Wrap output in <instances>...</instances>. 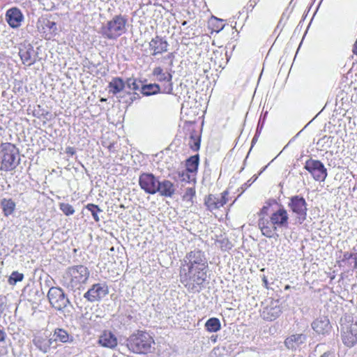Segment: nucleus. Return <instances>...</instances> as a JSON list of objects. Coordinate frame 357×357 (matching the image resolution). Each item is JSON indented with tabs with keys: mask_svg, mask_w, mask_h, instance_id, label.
I'll return each mask as SVG.
<instances>
[{
	"mask_svg": "<svg viewBox=\"0 0 357 357\" xmlns=\"http://www.w3.org/2000/svg\"><path fill=\"white\" fill-rule=\"evenodd\" d=\"M207 268V259L203 252H190L186 255L180 271L181 282L189 289L195 290L197 285L202 284L206 280Z\"/></svg>",
	"mask_w": 357,
	"mask_h": 357,
	"instance_id": "1",
	"label": "nucleus"
},
{
	"mask_svg": "<svg viewBox=\"0 0 357 357\" xmlns=\"http://www.w3.org/2000/svg\"><path fill=\"white\" fill-rule=\"evenodd\" d=\"M90 271L83 265L68 268L63 276L62 283L68 289L75 291L80 290L89 280Z\"/></svg>",
	"mask_w": 357,
	"mask_h": 357,
	"instance_id": "2",
	"label": "nucleus"
},
{
	"mask_svg": "<svg viewBox=\"0 0 357 357\" xmlns=\"http://www.w3.org/2000/svg\"><path fill=\"white\" fill-rule=\"evenodd\" d=\"M154 341L147 333L138 331L128 339L127 347L129 350L137 354H146L151 351Z\"/></svg>",
	"mask_w": 357,
	"mask_h": 357,
	"instance_id": "3",
	"label": "nucleus"
},
{
	"mask_svg": "<svg viewBox=\"0 0 357 357\" xmlns=\"http://www.w3.org/2000/svg\"><path fill=\"white\" fill-rule=\"evenodd\" d=\"M18 150L15 145L6 143L2 145L0 151V170L12 171L19 165Z\"/></svg>",
	"mask_w": 357,
	"mask_h": 357,
	"instance_id": "4",
	"label": "nucleus"
},
{
	"mask_svg": "<svg viewBox=\"0 0 357 357\" xmlns=\"http://www.w3.org/2000/svg\"><path fill=\"white\" fill-rule=\"evenodd\" d=\"M127 20L121 15H116L101 28V34L107 39H116L126 31Z\"/></svg>",
	"mask_w": 357,
	"mask_h": 357,
	"instance_id": "5",
	"label": "nucleus"
},
{
	"mask_svg": "<svg viewBox=\"0 0 357 357\" xmlns=\"http://www.w3.org/2000/svg\"><path fill=\"white\" fill-rule=\"evenodd\" d=\"M288 206L292 212L294 225H301L307 218V203L305 199L300 196H294L290 199Z\"/></svg>",
	"mask_w": 357,
	"mask_h": 357,
	"instance_id": "6",
	"label": "nucleus"
},
{
	"mask_svg": "<svg viewBox=\"0 0 357 357\" xmlns=\"http://www.w3.org/2000/svg\"><path fill=\"white\" fill-rule=\"evenodd\" d=\"M47 297L51 305L57 310H62L70 303L63 291L59 287H51Z\"/></svg>",
	"mask_w": 357,
	"mask_h": 357,
	"instance_id": "7",
	"label": "nucleus"
},
{
	"mask_svg": "<svg viewBox=\"0 0 357 357\" xmlns=\"http://www.w3.org/2000/svg\"><path fill=\"white\" fill-rule=\"evenodd\" d=\"M305 169L311 174L316 181H324L327 177V170L319 160L312 159L307 160Z\"/></svg>",
	"mask_w": 357,
	"mask_h": 357,
	"instance_id": "8",
	"label": "nucleus"
},
{
	"mask_svg": "<svg viewBox=\"0 0 357 357\" xmlns=\"http://www.w3.org/2000/svg\"><path fill=\"white\" fill-rule=\"evenodd\" d=\"M160 180L151 173H143L139 176V184L146 193L154 195Z\"/></svg>",
	"mask_w": 357,
	"mask_h": 357,
	"instance_id": "9",
	"label": "nucleus"
},
{
	"mask_svg": "<svg viewBox=\"0 0 357 357\" xmlns=\"http://www.w3.org/2000/svg\"><path fill=\"white\" fill-rule=\"evenodd\" d=\"M228 192L225 190L219 195L210 194L206 196L204 199V204L207 209L213 211L222 207L228 202Z\"/></svg>",
	"mask_w": 357,
	"mask_h": 357,
	"instance_id": "10",
	"label": "nucleus"
},
{
	"mask_svg": "<svg viewBox=\"0 0 357 357\" xmlns=\"http://www.w3.org/2000/svg\"><path fill=\"white\" fill-rule=\"evenodd\" d=\"M109 293L108 287L105 283H97L84 294V297L90 302H95L101 300Z\"/></svg>",
	"mask_w": 357,
	"mask_h": 357,
	"instance_id": "11",
	"label": "nucleus"
},
{
	"mask_svg": "<svg viewBox=\"0 0 357 357\" xmlns=\"http://www.w3.org/2000/svg\"><path fill=\"white\" fill-rule=\"evenodd\" d=\"M282 312V307L277 300H271L269 303L263 307L261 311V317L266 321L276 319Z\"/></svg>",
	"mask_w": 357,
	"mask_h": 357,
	"instance_id": "12",
	"label": "nucleus"
},
{
	"mask_svg": "<svg viewBox=\"0 0 357 357\" xmlns=\"http://www.w3.org/2000/svg\"><path fill=\"white\" fill-rule=\"evenodd\" d=\"M5 20L11 28L17 29L22 25L24 17L18 8L13 7L6 11Z\"/></svg>",
	"mask_w": 357,
	"mask_h": 357,
	"instance_id": "13",
	"label": "nucleus"
},
{
	"mask_svg": "<svg viewBox=\"0 0 357 357\" xmlns=\"http://www.w3.org/2000/svg\"><path fill=\"white\" fill-rule=\"evenodd\" d=\"M342 338L346 346H354L357 343V323H351L346 328H343Z\"/></svg>",
	"mask_w": 357,
	"mask_h": 357,
	"instance_id": "14",
	"label": "nucleus"
},
{
	"mask_svg": "<svg viewBox=\"0 0 357 357\" xmlns=\"http://www.w3.org/2000/svg\"><path fill=\"white\" fill-rule=\"evenodd\" d=\"M273 225L277 227L287 228L289 225V214L286 209L280 208L275 212L273 213L270 217Z\"/></svg>",
	"mask_w": 357,
	"mask_h": 357,
	"instance_id": "15",
	"label": "nucleus"
},
{
	"mask_svg": "<svg viewBox=\"0 0 357 357\" xmlns=\"http://www.w3.org/2000/svg\"><path fill=\"white\" fill-rule=\"evenodd\" d=\"M153 75L157 77V79L160 82H167L168 84L162 89V93H172L173 91V84L172 82V75L169 73L163 72L160 67H156L153 69Z\"/></svg>",
	"mask_w": 357,
	"mask_h": 357,
	"instance_id": "16",
	"label": "nucleus"
},
{
	"mask_svg": "<svg viewBox=\"0 0 357 357\" xmlns=\"http://www.w3.org/2000/svg\"><path fill=\"white\" fill-rule=\"evenodd\" d=\"M258 225L262 234L267 238H273L276 234L278 227L273 225L271 219L262 217L259 220Z\"/></svg>",
	"mask_w": 357,
	"mask_h": 357,
	"instance_id": "17",
	"label": "nucleus"
},
{
	"mask_svg": "<svg viewBox=\"0 0 357 357\" xmlns=\"http://www.w3.org/2000/svg\"><path fill=\"white\" fill-rule=\"evenodd\" d=\"M176 191L174 184L169 180L163 179L160 181L156 190V193H159L160 196L166 197H172Z\"/></svg>",
	"mask_w": 357,
	"mask_h": 357,
	"instance_id": "18",
	"label": "nucleus"
},
{
	"mask_svg": "<svg viewBox=\"0 0 357 357\" xmlns=\"http://www.w3.org/2000/svg\"><path fill=\"white\" fill-rule=\"evenodd\" d=\"M19 54L22 63L26 66L32 65L36 61V52L30 45L20 48Z\"/></svg>",
	"mask_w": 357,
	"mask_h": 357,
	"instance_id": "19",
	"label": "nucleus"
},
{
	"mask_svg": "<svg viewBox=\"0 0 357 357\" xmlns=\"http://www.w3.org/2000/svg\"><path fill=\"white\" fill-rule=\"evenodd\" d=\"M312 327L317 333L322 335L328 333L331 328L329 319L326 317H321L314 320Z\"/></svg>",
	"mask_w": 357,
	"mask_h": 357,
	"instance_id": "20",
	"label": "nucleus"
},
{
	"mask_svg": "<svg viewBox=\"0 0 357 357\" xmlns=\"http://www.w3.org/2000/svg\"><path fill=\"white\" fill-rule=\"evenodd\" d=\"M98 343L104 347L113 349L117 345V339L112 333L104 331L99 337Z\"/></svg>",
	"mask_w": 357,
	"mask_h": 357,
	"instance_id": "21",
	"label": "nucleus"
},
{
	"mask_svg": "<svg viewBox=\"0 0 357 357\" xmlns=\"http://www.w3.org/2000/svg\"><path fill=\"white\" fill-rule=\"evenodd\" d=\"M167 43L158 36L153 38L149 43V47L153 51V55H157L166 52L167 50Z\"/></svg>",
	"mask_w": 357,
	"mask_h": 357,
	"instance_id": "22",
	"label": "nucleus"
},
{
	"mask_svg": "<svg viewBox=\"0 0 357 357\" xmlns=\"http://www.w3.org/2000/svg\"><path fill=\"white\" fill-rule=\"evenodd\" d=\"M306 340V337L303 334H296L288 337L284 344L289 349H296L301 344H303Z\"/></svg>",
	"mask_w": 357,
	"mask_h": 357,
	"instance_id": "23",
	"label": "nucleus"
},
{
	"mask_svg": "<svg viewBox=\"0 0 357 357\" xmlns=\"http://www.w3.org/2000/svg\"><path fill=\"white\" fill-rule=\"evenodd\" d=\"M51 339L53 340V342L56 341H60L63 343H66L73 340V337L70 336L68 333L62 328L55 329Z\"/></svg>",
	"mask_w": 357,
	"mask_h": 357,
	"instance_id": "24",
	"label": "nucleus"
},
{
	"mask_svg": "<svg viewBox=\"0 0 357 357\" xmlns=\"http://www.w3.org/2000/svg\"><path fill=\"white\" fill-rule=\"evenodd\" d=\"M34 345L42 352L47 353L53 343V340L50 338L48 340L43 337H37L33 340Z\"/></svg>",
	"mask_w": 357,
	"mask_h": 357,
	"instance_id": "25",
	"label": "nucleus"
},
{
	"mask_svg": "<svg viewBox=\"0 0 357 357\" xmlns=\"http://www.w3.org/2000/svg\"><path fill=\"white\" fill-rule=\"evenodd\" d=\"M109 87L113 94H116L123 91L124 87H126V84L121 78L115 77L109 82Z\"/></svg>",
	"mask_w": 357,
	"mask_h": 357,
	"instance_id": "26",
	"label": "nucleus"
},
{
	"mask_svg": "<svg viewBox=\"0 0 357 357\" xmlns=\"http://www.w3.org/2000/svg\"><path fill=\"white\" fill-rule=\"evenodd\" d=\"M141 92L146 96L155 95L160 92V87L158 84H149L142 85Z\"/></svg>",
	"mask_w": 357,
	"mask_h": 357,
	"instance_id": "27",
	"label": "nucleus"
},
{
	"mask_svg": "<svg viewBox=\"0 0 357 357\" xmlns=\"http://www.w3.org/2000/svg\"><path fill=\"white\" fill-rule=\"evenodd\" d=\"M206 330L211 333H215L220 330L221 324L218 318H210L205 324Z\"/></svg>",
	"mask_w": 357,
	"mask_h": 357,
	"instance_id": "28",
	"label": "nucleus"
},
{
	"mask_svg": "<svg viewBox=\"0 0 357 357\" xmlns=\"http://www.w3.org/2000/svg\"><path fill=\"white\" fill-rule=\"evenodd\" d=\"M186 171L188 172L194 173L197 170L199 165V156L198 155L191 156L186 160Z\"/></svg>",
	"mask_w": 357,
	"mask_h": 357,
	"instance_id": "29",
	"label": "nucleus"
},
{
	"mask_svg": "<svg viewBox=\"0 0 357 357\" xmlns=\"http://www.w3.org/2000/svg\"><path fill=\"white\" fill-rule=\"evenodd\" d=\"M1 204L6 215L12 214L15 208V204L11 199H2Z\"/></svg>",
	"mask_w": 357,
	"mask_h": 357,
	"instance_id": "30",
	"label": "nucleus"
},
{
	"mask_svg": "<svg viewBox=\"0 0 357 357\" xmlns=\"http://www.w3.org/2000/svg\"><path fill=\"white\" fill-rule=\"evenodd\" d=\"M189 145L195 151H197L200 146V139L199 136L197 135L195 131H193L190 134V141Z\"/></svg>",
	"mask_w": 357,
	"mask_h": 357,
	"instance_id": "31",
	"label": "nucleus"
},
{
	"mask_svg": "<svg viewBox=\"0 0 357 357\" xmlns=\"http://www.w3.org/2000/svg\"><path fill=\"white\" fill-rule=\"evenodd\" d=\"M86 209L89 210L91 215L95 220V221L98 222L100 221V218L98 216V213L102 212V210H101L97 205H95L93 204H89L86 206Z\"/></svg>",
	"mask_w": 357,
	"mask_h": 357,
	"instance_id": "32",
	"label": "nucleus"
},
{
	"mask_svg": "<svg viewBox=\"0 0 357 357\" xmlns=\"http://www.w3.org/2000/svg\"><path fill=\"white\" fill-rule=\"evenodd\" d=\"M139 82L134 77L128 78L125 82L126 86L130 90L137 91L139 89Z\"/></svg>",
	"mask_w": 357,
	"mask_h": 357,
	"instance_id": "33",
	"label": "nucleus"
},
{
	"mask_svg": "<svg viewBox=\"0 0 357 357\" xmlns=\"http://www.w3.org/2000/svg\"><path fill=\"white\" fill-rule=\"evenodd\" d=\"M60 209L66 215H70L75 213L73 207L70 204L67 203L60 204Z\"/></svg>",
	"mask_w": 357,
	"mask_h": 357,
	"instance_id": "34",
	"label": "nucleus"
},
{
	"mask_svg": "<svg viewBox=\"0 0 357 357\" xmlns=\"http://www.w3.org/2000/svg\"><path fill=\"white\" fill-rule=\"evenodd\" d=\"M195 195V190L194 188H188L185 190V192L183 195V199L187 202H192V198Z\"/></svg>",
	"mask_w": 357,
	"mask_h": 357,
	"instance_id": "35",
	"label": "nucleus"
},
{
	"mask_svg": "<svg viewBox=\"0 0 357 357\" xmlns=\"http://www.w3.org/2000/svg\"><path fill=\"white\" fill-rule=\"evenodd\" d=\"M24 278V275L22 273H20L17 271H14L10 277V282L11 283V280L14 281V283H16L17 282L22 281Z\"/></svg>",
	"mask_w": 357,
	"mask_h": 357,
	"instance_id": "36",
	"label": "nucleus"
},
{
	"mask_svg": "<svg viewBox=\"0 0 357 357\" xmlns=\"http://www.w3.org/2000/svg\"><path fill=\"white\" fill-rule=\"evenodd\" d=\"M189 173L190 172H188V171H186V172H183L181 174H180V177L183 180V181H188L189 180L191 179L190 178V175H189Z\"/></svg>",
	"mask_w": 357,
	"mask_h": 357,
	"instance_id": "37",
	"label": "nucleus"
},
{
	"mask_svg": "<svg viewBox=\"0 0 357 357\" xmlns=\"http://www.w3.org/2000/svg\"><path fill=\"white\" fill-rule=\"evenodd\" d=\"M66 153L73 155L75 154V151L73 147H67L66 150Z\"/></svg>",
	"mask_w": 357,
	"mask_h": 357,
	"instance_id": "38",
	"label": "nucleus"
},
{
	"mask_svg": "<svg viewBox=\"0 0 357 357\" xmlns=\"http://www.w3.org/2000/svg\"><path fill=\"white\" fill-rule=\"evenodd\" d=\"M6 333L0 329V342H3L6 338Z\"/></svg>",
	"mask_w": 357,
	"mask_h": 357,
	"instance_id": "39",
	"label": "nucleus"
},
{
	"mask_svg": "<svg viewBox=\"0 0 357 357\" xmlns=\"http://www.w3.org/2000/svg\"><path fill=\"white\" fill-rule=\"evenodd\" d=\"M268 208H269V206H263V208L261 209L260 215L266 214L267 211L268 210Z\"/></svg>",
	"mask_w": 357,
	"mask_h": 357,
	"instance_id": "40",
	"label": "nucleus"
},
{
	"mask_svg": "<svg viewBox=\"0 0 357 357\" xmlns=\"http://www.w3.org/2000/svg\"><path fill=\"white\" fill-rule=\"evenodd\" d=\"M352 52H353V53L354 54L357 55V39H356V43H354V46H353Z\"/></svg>",
	"mask_w": 357,
	"mask_h": 357,
	"instance_id": "41",
	"label": "nucleus"
},
{
	"mask_svg": "<svg viewBox=\"0 0 357 357\" xmlns=\"http://www.w3.org/2000/svg\"><path fill=\"white\" fill-rule=\"evenodd\" d=\"M329 352H325L324 354H322L320 357H328L329 356Z\"/></svg>",
	"mask_w": 357,
	"mask_h": 357,
	"instance_id": "42",
	"label": "nucleus"
},
{
	"mask_svg": "<svg viewBox=\"0 0 357 357\" xmlns=\"http://www.w3.org/2000/svg\"><path fill=\"white\" fill-rule=\"evenodd\" d=\"M264 282H265V284H267V280L266 279V278L264 277V279H263Z\"/></svg>",
	"mask_w": 357,
	"mask_h": 357,
	"instance_id": "43",
	"label": "nucleus"
},
{
	"mask_svg": "<svg viewBox=\"0 0 357 357\" xmlns=\"http://www.w3.org/2000/svg\"><path fill=\"white\" fill-rule=\"evenodd\" d=\"M186 24H187V22H186V21H184V22L182 23V25L185 26V25H186Z\"/></svg>",
	"mask_w": 357,
	"mask_h": 357,
	"instance_id": "44",
	"label": "nucleus"
},
{
	"mask_svg": "<svg viewBox=\"0 0 357 357\" xmlns=\"http://www.w3.org/2000/svg\"><path fill=\"white\" fill-rule=\"evenodd\" d=\"M134 98H135V96H132V98H130L131 102H132L134 100Z\"/></svg>",
	"mask_w": 357,
	"mask_h": 357,
	"instance_id": "45",
	"label": "nucleus"
}]
</instances>
